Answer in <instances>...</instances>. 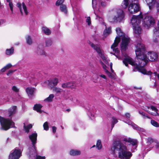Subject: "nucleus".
Instances as JSON below:
<instances>
[{
  "label": "nucleus",
  "instance_id": "9d476101",
  "mask_svg": "<svg viewBox=\"0 0 159 159\" xmlns=\"http://www.w3.org/2000/svg\"><path fill=\"white\" fill-rule=\"evenodd\" d=\"M22 152L20 149H15L9 156V159H19L21 156Z\"/></svg>",
  "mask_w": 159,
  "mask_h": 159
},
{
  "label": "nucleus",
  "instance_id": "864d4df0",
  "mask_svg": "<svg viewBox=\"0 0 159 159\" xmlns=\"http://www.w3.org/2000/svg\"><path fill=\"white\" fill-rule=\"evenodd\" d=\"M13 72V71L11 70H10L8 71V72L7 73V75H8L9 74L12 73Z\"/></svg>",
  "mask_w": 159,
  "mask_h": 159
},
{
  "label": "nucleus",
  "instance_id": "a878e982",
  "mask_svg": "<svg viewBox=\"0 0 159 159\" xmlns=\"http://www.w3.org/2000/svg\"><path fill=\"white\" fill-rule=\"evenodd\" d=\"M111 33V28L110 27L106 29L104 31L103 34L105 37L107 36Z\"/></svg>",
  "mask_w": 159,
  "mask_h": 159
},
{
  "label": "nucleus",
  "instance_id": "7c9ffc66",
  "mask_svg": "<svg viewBox=\"0 0 159 159\" xmlns=\"http://www.w3.org/2000/svg\"><path fill=\"white\" fill-rule=\"evenodd\" d=\"M37 52L39 55H43L44 53V52L43 49H40L39 47L37 48Z\"/></svg>",
  "mask_w": 159,
  "mask_h": 159
},
{
  "label": "nucleus",
  "instance_id": "20e7f679",
  "mask_svg": "<svg viewBox=\"0 0 159 159\" xmlns=\"http://www.w3.org/2000/svg\"><path fill=\"white\" fill-rule=\"evenodd\" d=\"M0 123L1 129L7 131L11 128L13 127L15 123L11 119L5 118L0 116Z\"/></svg>",
  "mask_w": 159,
  "mask_h": 159
},
{
  "label": "nucleus",
  "instance_id": "0eeeda50",
  "mask_svg": "<svg viewBox=\"0 0 159 159\" xmlns=\"http://www.w3.org/2000/svg\"><path fill=\"white\" fill-rule=\"evenodd\" d=\"M29 138L32 143V147L33 148V152H32V150L30 151V154L34 156L37 154L36 148L35 146L37 143V134L36 133H33L29 135Z\"/></svg>",
  "mask_w": 159,
  "mask_h": 159
},
{
  "label": "nucleus",
  "instance_id": "423d86ee",
  "mask_svg": "<svg viewBox=\"0 0 159 159\" xmlns=\"http://www.w3.org/2000/svg\"><path fill=\"white\" fill-rule=\"evenodd\" d=\"M124 17V14L123 11L120 9H118L115 11V14L112 18L111 21L112 22L117 23L120 22Z\"/></svg>",
  "mask_w": 159,
  "mask_h": 159
},
{
  "label": "nucleus",
  "instance_id": "a18cd8bd",
  "mask_svg": "<svg viewBox=\"0 0 159 159\" xmlns=\"http://www.w3.org/2000/svg\"><path fill=\"white\" fill-rule=\"evenodd\" d=\"M24 128L26 132L28 133L29 132L30 129L27 126L24 125Z\"/></svg>",
  "mask_w": 159,
  "mask_h": 159
},
{
  "label": "nucleus",
  "instance_id": "f704fd0d",
  "mask_svg": "<svg viewBox=\"0 0 159 159\" xmlns=\"http://www.w3.org/2000/svg\"><path fill=\"white\" fill-rule=\"evenodd\" d=\"M22 5L23 9H24V11L25 12V14L27 15L28 14V12L27 11V7L25 5V3L24 2H23L22 3Z\"/></svg>",
  "mask_w": 159,
  "mask_h": 159
},
{
  "label": "nucleus",
  "instance_id": "4d7b16f0",
  "mask_svg": "<svg viewBox=\"0 0 159 159\" xmlns=\"http://www.w3.org/2000/svg\"><path fill=\"white\" fill-rule=\"evenodd\" d=\"M125 116L127 118H129L130 117V115L129 113H127L125 114Z\"/></svg>",
  "mask_w": 159,
  "mask_h": 159
},
{
  "label": "nucleus",
  "instance_id": "680f3d73",
  "mask_svg": "<svg viewBox=\"0 0 159 159\" xmlns=\"http://www.w3.org/2000/svg\"><path fill=\"white\" fill-rule=\"evenodd\" d=\"M105 70V73L107 74L108 72H109L107 69L106 68V69H104Z\"/></svg>",
  "mask_w": 159,
  "mask_h": 159
},
{
  "label": "nucleus",
  "instance_id": "a19ab883",
  "mask_svg": "<svg viewBox=\"0 0 159 159\" xmlns=\"http://www.w3.org/2000/svg\"><path fill=\"white\" fill-rule=\"evenodd\" d=\"M64 0H57L56 3V5L57 6H59L61 5L63 2Z\"/></svg>",
  "mask_w": 159,
  "mask_h": 159
},
{
  "label": "nucleus",
  "instance_id": "72a5a7b5",
  "mask_svg": "<svg viewBox=\"0 0 159 159\" xmlns=\"http://www.w3.org/2000/svg\"><path fill=\"white\" fill-rule=\"evenodd\" d=\"M151 124L153 126L158 127L159 126V124L156 121L153 120H151Z\"/></svg>",
  "mask_w": 159,
  "mask_h": 159
},
{
  "label": "nucleus",
  "instance_id": "0e129e2a",
  "mask_svg": "<svg viewBox=\"0 0 159 159\" xmlns=\"http://www.w3.org/2000/svg\"><path fill=\"white\" fill-rule=\"evenodd\" d=\"M100 63L102 65L104 64V63L101 61H100Z\"/></svg>",
  "mask_w": 159,
  "mask_h": 159
},
{
  "label": "nucleus",
  "instance_id": "412c9836",
  "mask_svg": "<svg viewBox=\"0 0 159 159\" xmlns=\"http://www.w3.org/2000/svg\"><path fill=\"white\" fill-rule=\"evenodd\" d=\"M128 124L129 125H131L134 129H136L139 130L141 131H143L144 130V129L139 127L137 125L131 122H129Z\"/></svg>",
  "mask_w": 159,
  "mask_h": 159
},
{
  "label": "nucleus",
  "instance_id": "aec40b11",
  "mask_svg": "<svg viewBox=\"0 0 159 159\" xmlns=\"http://www.w3.org/2000/svg\"><path fill=\"white\" fill-rule=\"evenodd\" d=\"M42 107V106L39 104H36L34 105L33 107V109L37 111L38 112L41 113V109Z\"/></svg>",
  "mask_w": 159,
  "mask_h": 159
},
{
  "label": "nucleus",
  "instance_id": "c85d7f7f",
  "mask_svg": "<svg viewBox=\"0 0 159 159\" xmlns=\"http://www.w3.org/2000/svg\"><path fill=\"white\" fill-rule=\"evenodd\" d=\"M52 91L54 92H55L57 93H60L63 91V90L60 88H58L57 87H55L52 89Z\"/></svg>",
  "mask_w": 159,
  "mask_h": 159
},
{
  "label": "nucleus",
  "instance_id": "a211bd4d",
  "mask_svg": "<svg viewBox=\"0 0 159 159\" xmlns=\"http://www.w3.org/2000/svg\"><path fill=\"white\" fill-rule=\"evenodd\" d=\"M16 107V106H13L10 107L8 111V113L9 116L10 117L11 116L15 113Z\"/></svg>",
  "mask_w": 159,
  "mask_h": 159
},
{
  "label": "nucleus",
  "instance_id": "338daca9",
  "mask_svg": "<svg viewBox=\"0 0 159 159\" xmlns=\"http://www.w3.org/2000/svg\"><path fill=\"white\" fill-rule=\"evenodd\" d=\"M112 63H111L110 64V68L112 67Z\"/></svg>",
  "mask_w": 159,
  "mask_h": 159
},
{
  "label": "nucleus",
  "instance_id": "e2e57ef3",
  "mask_svg": "<svg viewBox=\"0 0 159 159\" xmlns=\"http://www.w3.org/2000/svg\"><path fill=\"white\" fill-rule=\"evenodd\" d=\"M156 147L157 148L159 147V144L158 143H157L156 144Z\"/></svg>",
  "mask_w": 159,
  "mask_h": 159
},
{
  "label": "nucleus",
  "instance_id": "c9c22d12",
  "mask_svg": "<svg viewBox=\"0 0 159 159\" xmlns=\"http://www.w3.org/2000/svg\"><path fill=\"white\" fill-rule=\"evenodd\" d=\"M96 147L98 149H100L102 148L101 141L100 140H98L96 144Z\"/></svg>",
  "mask_w": 159,
  "mask_h": 159
},
{
  "label": "nucleus",
  "instance_id": "3c124183",
  "mask_svg": "<svg viewBox=\"0 0 159 159\" xmlns=\"http://www.w3.org/2000/svg\"><path fill=\"white\" fill-rule=\"evenodd\" d=\"M148 141L149 143H151L153 142V139L151 138H148Z\"/></svg>",
  "mask_w": 159,
  "mask_h": 159
},
{
  "label": "nucleus",
  "instance_id": "4468645a",
  "mask_svg": "<svg viewBox=\"0 0 159 159\" xmlns=\"http://www.w3.org/2000/svg\"><path fill=\"white\" fill-rule=\"evenodd\" d=\"M58 76H52L50 80V87L56 86L59 82Z\"/></svg>",
  "mask_w": 159,
  "mask_h": 159
},
{
  "label": "nucleus",
  "instance_id": "e433bc0d",
  "mask_svg": "<svg viewBox=\"0 0 159 159\" xmlns=\"http://www.w3.org/2000/svg\"><path fill=\"white\" fill-rule=\"evenodd\" d=\"M154 36L155 37L159 36V30L155 29L154 31Z\"/></svg>",
  "mask_w": 159,
  "mask_h": 159
},
{
  "label": "nucleus",
  "instance_id": "7ed1b4c3",
  "mask_svg": "<svg viewBox=\"0 0 159 159\" xmlns=\"http://www.w3.org/2000/svg\"><path fill=\"white\" fill-rule=\"evenodd\" d=\"M116 31L118 35L121 37L122 42L120 45L121 48L122 50H125L127 47L128 44L129 42V38L125 35L121 31L120 28H117Z\"/></svg>",
  "mask_w": 159,
  "mask_h": 159
},
{
  "label": "nucleus",
  "instance_id": "6e6552de",
  "mask_svg": "<svg viewBox=\"0 0 159 159\" xmlns=\"http://www.w3.org/2000/svg\"><path fill=\"white\" fill-rule=\"evenodd\" d=\"M89 44L97 52L99 56L102 58V60L106 64L108 63V61L102 53V51L98 45H95L91 42H89Z\"/></svg>",
  "mask_w": 159,
  "mask_h": 159
},
{
  "label": "nucleus",
  "instance_id": "774afa93",
  "mask_svg": "<svg viewBox=\"0 0 159 159\" xmlns=\"http://www.w3.org/2000/svg\"><path fill=\"white\" fill-rule=\"evenodd\" d=\"M110 68H111V72H113L114 71H113V70L112 69V67Z\"/></svg>",
  "mask_w": 159,
  "mask_h": 159
},
{
  "label": "nucleus",
  "instance_id": "f03ea898",
  "mask_svg": "<svg viewBox=\"0 0 159 159\" xmlns=\"http://www.w3.org/2000/svg\"><path fill=\"white\" fill-rule=\"evenodd\" d=\"M111 150L113 155H118L121 159H129L132 156V153L126 146L120 141L115 142L112 146Z\"/></svg>",
  "mask_w": 159,
  "mask_h": 159
},
{
  "label": "nucleus",
  "instance_id": "6e6d98bb",
  "mask_svg": "<svg viewBox=\"0 0 159 159\" xmlns=\"http://www.w3.org/2000/svg\"><path fill=\"white\" fill-rule=\"evenodd\" d=\"M27 126L28 127V128L29 129H31L32 127V125L31 124H30Z\"/></svg>",
  "mask_w": 159,
  "mask_h": 159
},
{
  "label": "nucleus",
  "instance_id": "09e8293b",
  "mask_svg": "<svg viewBox=\"0 0 159 159\" xmlns=\"http://www.w3.org/2000/svg\"><path fill=\"white\" fill-rule=\"evenodd\" d=\"M45 44L46 46L48 47L50 45V40L49 39H48L46 40L45 41Z\"/></svg>",
  "mask_w": 159,
  "mask_h": 159
},
{
  "label": "nucleus",
  "instance_id": "ea45409f",
  "mask_svg": "<svg viewBox=\"0 0 159 159\" xmlns=\"http://www.w3.org/2000/svg\"><path fill=\"white\" fill-rule=\"evenodd\" d=\"M11 0H10V1L9 2H9V7H10V9L11 10V12L12 13L13 12V4L12 3V2H11Z\"/></svg>",
  "mask_w": 159,
  "mask_h": 159
},
{
  "label": "nucleus",
  "instance_id": "473e14b6",
  "mask_svg": "<svg viewBox=\"0 0 159 159\" xmlns=\"http://www.w3.org/2000/svg\"><path fill=\"white\" fill-rule=\"evenodd\" d=\"M118 122L117 119L115 117H112V120H111V125H112V128L114 126V125L115 124H116Z\"/></svg>",
  "mask_w": 159,
  "mask_h": 159
},
{
  "label": "nucleus",
  "instance_id": "79ce46f5",
  "mask_svg": "<svg viewBox=\"0 0 159 159\" xmlns=\"http://www.w3.org/2000/svg\"><path fill=\"white\" fill-rule=\"evenodd\" d=\"M12 89L15 92H18L19 91V89H17L15 86H13L12 88Z\"/></svg>",
  "mask_w": 159,
  "mask_h": 159
},
{
  "label": "nucleus",
  "instance_id": "4be33fe9",
  "mask_svg": "<svg viewBox=\"0 0 159 159\" xmlns=\"http://www.w3.org/2000/svg\"><path fill=\"white\" fill-rule=\"evenodd\" d=\"M151 108L152 111H154V112H151L150 113L152 115L154 116H159V114L157 112V109L154 107L153 106H151Z\"/></svg>",
  "mask_w": 159,
  "mask_h": 159
},
{
  "label": "nucleus",
  "instance_id": "49530a36",
  "mask_svg": "<svg viewBox=\"0 0 159 159\" xmlns=\"http://www.w3.org/2000/svg\"><path fill=\"white\" fill-rule=\"evenodd\" d=\"M36 159H45V157L44 156H41L40 155H37Z\"/></svg>",
  "mask_w": 159,
  "mask_h": 159
},
{
  "label": "nucleus",
  "instance_id": "39448f33",
  "mask_svg": "<svg viewBox=\"0 0 159 159\" xmlns=\"http://www.w3.org/2000/svg\"><path fill=\"white\" fill-rule=\"evenodd\" d=\"M138 0H129L130 4L128 7V10L132 14L139 11V7L137 2Z\"/></svg>",
  "mask_w": 159,
  "mask_h": 159
},
{
  "label": "nucleus",
  "instance_id": "9b49d317",
  "mask_svg": "<svg viewBox=\"0 0 159 159\" xmlns=\"http://www.w3.org/2000/svg\"><path fill=\"white\" fill-rule=\"evenodd\" d=\"M143 17L141 15L133 16L131 20V22L132 26L139 25Z\"/></svg>",
  "mask_w": 159,
  "mask_h": 159
},
{
  "label": "nucleus",
  "instance_id": "8fccbe9b",
  "mask_svg": "<svg viewBox=\"0 0 159 159\" xmlns=\"http://www.w3.org/2000/svg\"><path fill=\"white\" fill-rule=\"evenodd\" d=\"M99 2L101 3V6L103 7H105L106 6V3L103 2H102L101 0H99Z\"/></svg>",
  "mask_w": 159,
  "mask_h": 159
},
{
  "label": "nucleus",
  "instance_id": "6ab92c4d",
  "mask_svg": "<svg viewBox=\"0 0 159 159\" xmlns=\"http://www.w3.org/2000/svg\"><path fill=\"white\" fill-rule=\"evenodd\" d=\"M124 141L125 142H127L128 143H129L130 144H132L133 146H135L136 147V145L137 144V141L136 140H134L130 139H124Z\"/></svg>",
  "mask_w": 159,
  "mask_h": 159
},
{
  "label": "nucleus",
  "instance_id": "cd10ccee",
  "mask_svg": "<svg viewBox=\"0 0 159 159\" xmlns=\"http://www.w3.org/2000/svg\"><path fill=\"white\" fill-rule=\"evenodd\" d=\"M12 66L10 63L7 64L6 66L2 68L1 71L2 72H4L7 70L9 69L12 67Z\"/></svg>",
  "mask_w": 159,
  "mask_h": 159
},
{
  "label": "nucleus",
  "instance_id": "de8ad7c7",
  "mask_svg": "<svg viewBox=\"0 0 159 159\" xmlns=\"http://www.w3.org/2000/svg\"><path fill=\"white\" fill-rule=\"evenodd\" d=\"M57 129V127L55 126H53L52 127V130L53 133L55 134L56 131V130Z\"/></svg>",
  "mask_w": 159,
  "mask_h": 159
},
{
  "label": "nucleus",
  "instance_id": "c756f323",
  "mask_svg": "<svg viewBox=\"0 0 159 159\" xmlns=\"http://www.w3.org/2000/svg\"><path fill=\"white\" fill-rule=\"evenodd\" d=\"M61 11L64 12L66 14L67 13V10L66 6L64 5H61L60 7Z\"/></svg>",
  "mask_w": 159,
  "mask_h": 159
},
{
  "label": "nucleus",
  "instance_id": "393cba45",
  "mask_svg": "<svg viewBox=\"0 0 159 159\" xmlns=\"http://www.w3.org/2000/svg\"><path fill=\"white\" fill-rule=\"evenodd\" d=\"M129 0H124L121 4V6L124 8H126L129 5Z\"/></svg>",
  "mask_w": 159,
  "mask_h": 159
},
{
  "label": "nucleus",
  "instance_id": "f257e3e1",
  "mask_svg": "<svg viewBox=\"0 0 159 159\" xmlns=\"http://www.w3.org/2000/svg\"><path fill=\"white\" fill-rule=\"evenodd\" d=\"M135 52L137 59L139 61L138 64L134 62L131 57L125 54L124 56L125 58L124 59L123 62L126 66H128L127 63H129L134 66L139 72L143 74L150 75V78L151 79L155 80L158 79L159 80L158 74L156 72L152 73L151 71H147L143 67L146 65L148 60L154 61L157 59L158 58L157 54L154 52H149L145 55L144 46L141 42L138 43Z\"/></svg>",
  "mask_w": 159,
  "mask_h": 159
},
{
  "label": "nucleus",
  "instance_id": "c03bdc74",
  "mask_svg": "<svg viewBox=\"0 0 159 159\" xmlns=\"http://www.w3.org/2000/svg\"><path fill=\"white\" fill-rule=\"evenodd\" d=\"M86 21L88 23V25H89L91 24L90 18V17H88L86 20Z\"/></svg>",
  "mask_w": 159,
  "mask_h": 159
},
{
  "label": "nucleus",
  "instance_id": "1a4fd4ad",
  "mask_svg": "<svg viewBox=\"0 0 159 159\" xmlns=\"http://www.w3.org/2000/svg\"><path fill=\"white\" fill-rule=\"evenodd\" d=\"M155 23L154 19L150 16H146L143 20L144 26L148 29L152 26Z\"/></svg>",
  "mask_w": 159,
  "mask_h": 159
},
{
  "label": "nucleus",
  "instance_id": "13d9d810",
  "mask_svg": "<svg viewBox=\"0 0 159 159\" xmlns=\"http://www.w3.org/2000/svg\"><path fill=\"white\" fill-rule=\"evenodd\" d=\"M54 97V96L53 94H50V101H51V99H52Z\"/></svg>",
  "mask_w": 159,
  "mask_h": 159
},
{
  "label": "nucleus",
  "instance_id": "ddd939ff",
  "mask_svg": "<svg viewBox=\"0 0 159 159\" xmlns=\"http://www.w3.org/2000/svg\"><path fill=\"white\" fill-rule=\"evenodd\" d=\"M120 38L119 37H117L116 38V40L113 44L111 46V48L113 50V51L115 53H118L119 51L118 50V48H115L118 44L120 40Z\"/></svg>",
  "mask_w": 159,
  "mask_h": 159
},
{
  "label": "nucleus",
  "instance_id": "5fc2aeb1",
  "mask_svg": "<svg viewBox=\"0 0 159 159\" xmlns=\"http://www.w3.org/2000/svg\"><path fill=\"white\" fill-rule=\"evenodd\" d=\"M99 76L101 77L103 79H106V76L104 75H99Z\"/></svg>",
  "mask_w": 159,
  "mask_h": 159
},
{
  "label": "nucleus",
  "instance_id": "bf43d9fd",
  "mask_svg": "<svg viewBox=\"0 0 159 159\" xmlns=\"http://www.w3.org/2000/svg\"><path fill=\"white\" fill-rule=\"evenodd\" d=\"M109 77H112V74L109 72L107 74Z\"/></svg>",
  "mask_w": 159,
  "mask_h": 159
},
{
  "label": "nucleus",
  "instance_id": "37998d69",
  "mask_svg": "<svg viewBox=\"0 0 159 159\" xmlns=\"http://www.w3.org/2000/svg\"><path fill=\"white\" fill-rule=\"evenodd\" d=\"M139 113L140 114L143 116V118H145L146 117H147L148 118H150L149 117L146 116V115L143 112L139 111Z\"/></svg>",
  "mask_w": 159,
  "mask_h": 159
},
{
  "label": "nucleus",
  "instance_id": "4c0bfd02",
  "mask_svg": "<svg viewBox=\"0 0 159 159\" xmlns=\"http://www.w3.org/2000/svg\"><path fill=\"white\" fill-rule=\"evenodd\" d=\"M43 127L44 130H48L49 127L47 122H46L44 123L43 125Z\"/></svg>",
  "mask_w": 159,
  "mask_h": 159
},
{
  "label": "nucleus",
  "instance_id": "2eb2a0df",
  "mask_svg": "<svg viewBox=\"0 0 159 159\" xmlns=\"http://www.w3.org/2000/svg\"><path fill=\"white\" fill-rule=\"evenodd\" d=\"M61 87L64 89L68 88H71L73 89L75 88V84L73 82H68L62 84Z\"/></svg>",
  "mask_w": 159,
  "mask_h": 159
},
{
  "label": "nucleus",
  "instance_id": "b1692460",
  "mask_svg": "<svg viewBox=\"0 0 159 159\" xmlns=\"http://www.w3.org/2000/svg\"><path fill=\"white\" fill-rule=\"evenodd\" d=\"M14 52V49L13 47H12L10 49H7L6 51V54L8 55H11Z\"/></svg>",
  "mask_w": 159,
  "mask_h": 159
},
{
  "label": "nucleus",
  "instance_id": "dca6fc26",
  "mask_svg": "<svg viewBox=\"0 0 159 159\" xmlns=\"http://www.w3.org/2000/svg\"><path fill=\"white\" fill-rule=\"evenodd\" d=\"M134 30V35L136 37H140V34L141 33V29L139 25L132 26Z\"/></svg>",
  "mask_w": 159,
  "mask_h": 159
},
{
  "label": "nucleus",
  "instance_id": "603ef678",
  "mask_svg": "<svg viewBox=\"0 0 159 159\" xmlns=\"http://www.w3.org/2000/svg\"><path fill=\"white\" fill-rule=\"evenodd\" d=\"M44 101L45 102H50V95L46 99H45L44 100Z\"/></svg>",
  "mask_w": 159,
  "mask_h": 159
},
{
  "label": "nucleus",
  "instance_id": "052dcab7",
  "mask_svg": "<svg viewBox=\"0 0 159 159\" xmlns=\"http://www.w3.org/2000/svg\"><path fill=\"white\" fill-rule=\"evenodd\" d=\"M103 68L104 69H106L107 66L104 64L102 65Z\"/></svg>",
  "mask_w": 159,
  "mask_h": 159
},
{
  "label": "nucleus",
  "instance_id": "f8f14e48",
  "mask_svg": "<svg viewBox=\"0 0 159 159\" xmlns=\"http://www.w3.org/2000/svg\"><path fill=\"white\" fill-rule=\"evenodd\" d=\"M147 4L148 5L149 8H150L152 7L156 6L158 10H159V1L157 2L156 0H145ZM158 28H159V21L158 23Z\"/></svg>",
  "mask_w": 159,
  "mask_h": 159
},
{
  "label": "nucleus",
  "instance_id": "5701e85b",
  "mask_svg": "<svg viewBox=\"0 0 159 159\" xmlns=\"http://www.w3.org/2000/svg\"><path fill=\"white\" fill-rule=\"evenodd\" d=\"M81 152L77 150H71L70 152V154L72 156H76L80 154Z\"/></svg>",
  "mask_w": 159,
  "mask_h": 159
},
{
  "label": "nucleus",
  "instance_id": "2f4dec72",
  "mask_svg": "<svg viewBox=\"0 0 159 159\" xmlns=\"http://www.w3.org/2000/svg\"><path fill=\"white\" fill-rule=\"evenodd\" d=\"M26 42L27 44L29 45H31L32 44V41L31 38V37L30 36H27L26 38Z\"/></svg>",
  "mask_w": 159,
  "mask_h": 159
},
{
  "label": "nucleus",
  "instance_id": "58836bf2",
  "mask_svg": "<svg viewBox=\"0 0 159 159\" xmlns=\"http://www.w3.org/2000/svg\"><path fill=\"white\" fill-rule=\"evenodd\" d=\"M17 6L19 8L21 14V15H23V12L22 11V10L21 8V4L20 3L18 2L17 3Z\"/></svg>",
  "mask_w": 159,
  "mask_h": 159
},
{
  "label": "nucleus",
  "instance_id": "f3484780",
  "mask_svg": "<svg viewBox=\"0 0 159 159\" xmlns=\"http://www.w3.org/2000/svg\"><path fill=\"white\" fill-rule=\"evenodd\" d=\"M35 90L34 88L28 87L26 89V92L28 96L31 97L33 95Z\"/></svg>",
  "mask_w": 159,
  "mask_h": 159
},
{
  "label": "nucleus",
  "instance_id": "69168bd1",
  "mask_svg": "<svg viewBox=\"0 0 159 159\" xmlns=\"http://www.w3.org/2000/svg\"><path fill=\"white\" fill-rule=\"evenodd\" d=\"M94 13L95 14V15L96 16H97V19L98 18H99V16L96 14V13L95 12H94Z\"/></svg>",
  "mask_w": 159,
  "mask_h": 159
},
{
  "label": "nucleus",
  "instance_id": "bb28decb",
  "mask_svg": "<svg viewBox=\"0 0 159 159\" xmlns=\"http://www.w3.org/2000/svg\"><path fill=\"white\" fill-rule=\"evenodd\" d=\"M42 31L45 34L47 35L50 34V29L46 27H43L42 28Z\"/></svg>",
  "mask_w": 159,
  "mask_h": 159
}]
</instances>
